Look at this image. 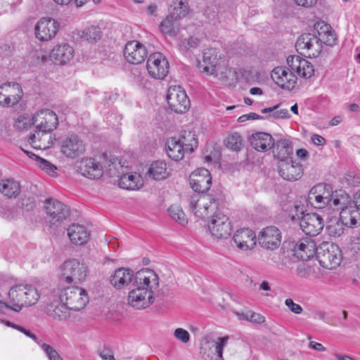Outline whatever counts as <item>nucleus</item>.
I'll return each instance as SVG.
<instances>
[{"instance_id":"1","label":"nucleus","mask_w":360,"mask_h":360,"mask_svg":"<svg viewBox=\"0 0 360 360\" xmlns=\"http://www.w3.org/2000/svg\"><path fill=\"white\" fill-rule=\"evenodd\" d=\"M110 282L117 289L131 285L129 292L128 303L136 309L148 307L154 301L153 290L159 286V278L150 269H142L135 274L127 268H119L110 276Z\"/></svg>"},{"instance_id":"2","label":"nucleus","mask_w":360,"mask_h":360,"mask_svg":"<svg viewBox=\"0 0 360 360\" xmlns=\"http://www.w3.org/2000/svg\"><path fill=\"white\" fill-rule=\"evenodd\" d=\"M289 67L278 66L275 68L271 77L281 88L288 90L292 89L297 83L296 73L303 78H309L314 74L313 65L304 58L298 56H289L287 58Z\"/></svg>"},{"instance_id":"3","label":"nucleus","mask_w":360,"mask_h":360,"mask_svg":"<svg viewBox=\"0 0 360 360\" xmlns=\"http://www.w3.org/2000/svg\"><path fill=\"white\" fill-rule=\"evenodd\" d=\"M349 195L342 190L333 191L330 184L321 183L313 186L308 195L309 202L316 208L327 205L338 207L349 202Z\"/></svg>"},{"instance_id":"4","label":"nucleus","mask_w":360,"mask_h":360,"mask_svg":"<svg viewBox=\"0 0 360 360\" xmlns=\"http://www.w3.org/2000/svg\"><path fill=\"white\" fill-rule=\"evenodd\" d=\"M224 200V195L221 192L214 195L195 194L188 199V204L191 210L197 218L206 219H210L218 207L223 204Z\"/></svg>"},{"instance_id":"5","label":"nucleus","mask_w":360,"mask_h":360,"mask_svg":"<svg viewBox=\"0 0 360 360\" xmlns=\"http://www.w3.org/2000/svg\"><path fill=\"white\" fill-rule=\"evenodd\" d=\"M59 152L66 158L75 160L86 152V143L78 134L70 132L57 139Z\"/></svg>"},{"instance_id":"6","label":"nucleus","mask_w":360,"mask_h":360,"mask_svg":"<svg viewBox=\"0 0 360 360\" xmlns=\"http://www.w3.org/2000/svg\"><path fill=\"white\" fill-rule=\"evenodd\" d=\"M316 256L320 265L328 269L338 266L343 257L339 246L328 241H324L317 246Z\"/></svg>"},{"instance_id":"7","label":"nucleus","mask_w":360,"mask_h":360,"mask_svg":"<svg viewBox=\"0 0 360 360\" xmlns=\"http://www.w3.org/2000/svg\"><path fill=\"white\" fill-rule=\"evenodd\" d=\"M60 302H64L67 307L72 311L82 309L89 302L86 290L77 286L66 287L60 294Z\"/></svg>"},{"instance_id":"8","label":"nucleus","mask_w":360,"mask_h":360,"mask_svg":"<svg viewBox=\"0 0 360 360\" xmlns=\"http://www.w3.org/2000/svg\"><path fill=\"white\" fill-rule=\"evenodd\" d=\"M35 207L34 198L25 196L21 198L13 207L4 206L0 207V214L5 219H15L30 213Z\"/></svg>"},{"instance_id":"9","label":"nucleus","mask_w":360,"mask_h":360,"mask_svg":"<svg viewBox=\"0 0 360 360\" xmlns=\"http://www.w3.org/2000/svg\"><path fill=\"white\" fill-rule=\"evenodd\" d=\"M61 269V278L67 283H79L87 275V267L77 259L66 261Z\"/></svg>"},{"instance_id":"10","label":"nucleus","mask_w":360,"mask_h":360,"mask_svg":"<svg viewBox=\"0 0 360 360\" xmlns=\"http://www.w3.org/2000/svg\"><path fill=\"white\" fill-rule=\"evenodd\" d=\"M47 219L51 226H59L70 215V208L62 202L49 198L45 201Z\"/></svg>"},{"instance_id":"11","label":"nucleus","mask_w":360,"mask_h":360,"mask_svg":"<svg viewBox=\"0 0 360 360\" xmlns=\"http://www.w3.org/2000/svg\"><path fill=\"white\" fill-rule=\"evenodd\" d=\"M297 50L302 54H307L309 58L318 57L322 51V41L315 34L304 33L300 35L295 44Z\"/></svg>"},{"instance_id":"12","label":"nucleus","mask_w":360,"mask_h":360,"mask_svg":"<svg viewBox=\"0 0 360 360\" xmlns=\"http://www.w3.org/2000/svg\"><path fill=\"white\" fill-rule=\"evenodd\" d=\"M208 229L211 234L217 238H226L232 231L229 218L220 212H214L211 215Z\"/></svg>"},{"instance_id":"13","label":"nucleus","mask_w":360,"mask_h":360,"mask_svg":"<svg viewBox=\"0 0 360 360\" xmlns=\"http://www.w3.org/2000/svg\"><path fill=\"white\" fill-rule=\"evenodd\" d=\"M169 62L161 53H151L147 60V70L150 76L156 79H164L169 73Z\"/></svg>"},{"instance_id":"14","label":"nucleus","mask_w":360,"mask_h":360,"mask_svg":"<svg viewBox=\"0 0 360 360\" xmlns=\"http://www.w3.org/2000/svg\"><path fill=\"white\" fill-rule=\"evenodd\" d=\"M169 108L176 113H184L190 108V101L181 86L169 87L167 94Z\"/></svg>"},{"instance_id":"15","label":"nucleus","mask_w":360,"mask_h":360,"mask_svg":"<svg viewBox=\"0 0 360 360\" xmlns=\"http://www.w3.org/2000/svg\"><path fill=\"white\" fill-rule=\"evenodd\" d=\"M32 124L38 131L45 134L49 133L57 128L58 125V116L49 109H43L33 115Z\"/></svg>"},{"instance_id":"16","label":"nucleus","mask_w":360,"mask_h":360,"mask_svg":"<svg viewBox=\"0 0 360 360\" xmlns=\"http://www.w3.org/2000/svg\"><path fill=\"white\" fill-rule=\"evenodd\" d=\"M59 23L51 18H42L36 24L34 32L36 37L41 41L52 39L56 35Z\"/></svg>"},{"instance_id":"17","label":"nucleus","mask_w":360,"mask_h":360,"mask_svg":"<svg viewBox=\"0 0 360 360\" xmlns=\"http://www.w3.org/2000/svg\"><path fill=\"white\" fill-rule=\"evenodd\" d=\"M281 241V232L274 226L264 228L258 235V242L261 247L274 250L277 249Z\"/></svg>"},{"instance_id":"18","label":"nucleus","mask_w":360,"mask_h":360,"mask_svg":"<svg viewBox=\"0 0 360 360\" xmlns=\"http://www.w3.org/2000/svg\"><path fill=\"white\" fill-rule=\"evenodd\" d=\"M300 226L306 235L317 236L323 229L322 217L316 213H307L302 216Z\"/></svg>"},{"instance_id":"19","label":"nucleus","mask_w":360,"mask_h":360,"mask_svg":"<svg viewBox=\"0 0 360 360\" xmlns=\"http://www.w3.org/2000/svg\"><path fill=\"white\" fill-rule=\"evenodd\" d=\"M190 184L193 191L205 193L210 190L212 185V176L208 169L200 168L190 175Z\"/></svg>"},{"instance_id":"20","label":"nucleus","mask_w":360,"mask_h":360,"mask_svg":"<svg viewBox=\"0 0 360 360\" xmlns=\"http://www.w3.org/2000/svg\"><path fill=\"white\" fill-rule=\"evenodd\" d=\"M277 170L283 179L291 181L300 179L303 174L302 165L292 160L278 162Z\"/></svg>"},{"instance_id":"21","label":"nucleus","mask_w":360,"mask_h":360,"mask_svg":"<svg viewBox=\"0 0 360 360\" xmlns=\"http://www.w3.org/2000/svg\"><path fill=\"white\" fill-rule=\"evenodd\" d=\"M24 290H25L24 285H17L12 287L8 292L9 304L1 301L0 307H4L17 312L20 311L23 307H27V302L25 300Z\"/></svg>"},{"instance_id":"22","label":"nucleus","mask_w":360,"mask_h":360,"mask_svg":"<svg viewBox=\"0 0 360 360\" xmlns=\"http://www.w3.org/2000/svg\"><path fill=\"white\" fill-rule=\"evenodd\" d=\"M126 60L131 64H140L147 56V50L142 44L137 41H128L124 49Z\"/></svg>"},{"instance_id":"23","label":"nucleus","mask_w":360,"mask_h":360,"mask_svg":"<svg viewBox=\"0 0 360 360\" xmlns=\"http://www.w3.org/2000/svg\"><path fill=\"white\" fill-rule=\"evenodd\" d=\"M77 168L82 176L91 179H99L103 174V165L91 158L82 159Z\"/></svg>"},{"instance_id":"24","label":"nucleus","mask_w":360,"mask_h":360,"mask_svg":"<svg viewBox=\"0 0 360 360\" xmlns=\"http://www.w3.org/2000/svg\"><path fill=\"white\" fill-rule=\"evenodd\" d=\"M316 248L314 241L308 238L292 243L293 255L303 261L308 260L316 255Z\"/></svg>"},{"instance_id":"25","label":"nucleus","mask_w":360,"mask_h":360,"mask_svg":"<svg viewBox=\"0 0 360 360\" xmlns=\"http://www.w3.org/2000/svg\"><path fill=\"white\" fill-rule=\"evenodd\" d=\"M337 210H340V216L338 218L347 227H353L356 225L358 219L360 218L359 211L353 206L349 198V202L342 205H339L338 207H333Z\"/></svg>"},{"instance_id":"26","label":"nucleus","mask_w":360,"mask_h":360,"mask_svg":"<svg viewBox=\"0 0 360 360\" xmlns=\"http://www.w3.org/2000/svg\"><path fill=\"white\" fill-rule=\"evenodd\" d=\"M233 240L236 245L241 250H248L256 245L255 233L249 229H242L236 231Z\"/></svg>"},{"instance_id":"27","label":"nucleus","mask_w":360,"mask_h":360,"mask_svg":"<svg viewBox=\"0 0 360 360\" xmlns=\"http://www.w3.org/2000/svg\"><path fill=\"white\" fill-rule=\"evenodd\" d=\"M74 56V49L68 44H58L53 47L50 53V58L56 65H65Z\"/></svg>"},{"instance_id":"28","label":"nucleus","mask_w":360,"mask_h":360,"mask_svg":"<svg viewBox=\"0 0 360 360\" xmlns=\"http://www.w3.org/2000/svg\"><path fill=\"white\" fill-rule=\"evenodd\" d=\"M250 145L257 151L265 152L274 146V140L270 134L257 132L249 139Z\"/></svg>"},{"instance_id":"29","label":"nucleus","mask_w":360,"mask_h":360,"mask_svg":"<svg viewBox=\"0 0 360 360\" xmlns=\"http://www.w3.org/2000/svg\"><path fill=\"white\" fill-rule=\"evenodd\" d=\"M68 235L72 243L79 245L86 243L89 238V232L86 227L78 224H72L69 226Z\"/></svg>"},{"instance_id":"30","label":"nucleus","mask_w":360,"mask_h":360,"mask_svg":"<svg viewBox=\"0 0 360 360\" xmlns=\"http://www.w3.org/2000/svg\"><path fill=\"white\" fill-rule=\"evenodd\" d=\"M274 155L278 162L292 160L291 155L293 153L292 145L288 139H281L278 140L274 148Z\"/></svg>"},{"instance_id":"31","label":"nucleus","mask_w":360,"mask_h":360,"mask_svg":"<svg viewBox=\"0 0 360 360\" xmlns=\"http://www.w3.org/2000/svg\"><path fill=\"white\" fill-rule=\"evenodd\" d=\"M218 52L214 49H208L203 52V72L210 75H217V65L219 63Z\"/></svg>"},{"instance_id":"32","label":"nucleus","mask_w":360,"mask_h":360,"mask_svg":"<svg viewBox=\"0 0 360 360\" xmlns=\"http://www.w3.org/2000/svg\"><path fill=\"white\" fill-rule=\"evenodd\" d=\"M20 191V183L13 179H3L0 181V192L7 198H16Z\"/></svg>"},{"instance_id":"33","label":"nucleus","mask_w":360,"mask_h":360,"mask_svg":"<svg viewBox=\"0 0 360 360\" xmlns=\"http://www.w3.org/2000/svg\"><path fill=\"white\" fill-rule=\"evenodd\" d=\"M117 184L119 187L127 190H136L139 188L141 182V176L137 174H124L121 172L120 176L117 177Z\"/></svg>"},{"instance_id":"34","label":"nucleus","mask_w":360,"mask_h":360,"mask_svg":"<svg viewBox=\"0 0 360 360\" xmlns=\"http://www.w3.org/2000/svg\"><path fill=\"white\" fill-rule=\"evenodd\" d=\"M166 152L167 155L175 161L181 160L184 153H186V149L177 141L176 138H171L168 139L166 143Z\"/></svg>"},{"instance_id":"35","label":"nucleus","mask_w":360,"mask_h":360,"mask_svg":"<svg viewBox=\"0 0 360 360\" xmlns=\"http://www.w3.org/2000/svg\"><path fill=\"white\" fill-rule=\"evenodd\" d=\"M177 141L184 146L186 153H191L198 147V141L194 131L184 130L181 131Z\"/></svg>"},{"instance_id":"36","label":"nucleus","mask_w":360,"mask_h":360,"mask_svg":"<svg viewBox=\"0 0 360 360\" xmlns=\"http://www.w3.org/2000/svg\"><path fill=\"white\" fill-rule=\"evenodd\" d=\"M70 310L64 302H60V303L54 302L50 305L48 314L55 320L63 321L70 316L69 311Z\"/></svg>"},{"instance_id":"37","label":"nucleus","mask_w":360,"mask_h":360,"mask_svg":"<svg viewBox=\"0 0 360 360\" xmlns=\"http://www.w3.org/2000/svg\"><path fill=\"white\" fill-rule=\"evenodd\" d=\"M74 34L84 41L94 43L101 39L102 32L99 27L93 25L83 30H77Z\"/></svg>"},{"instance_id":"38","label":"nucleus","mask_w":360,"mask_h":360,"mask_svg":"<svg viewBox=\"0 0 360 360\" xmlns=\"http://www.w3.org/2000/svg\"><path fill=\"white\" fill-rule=\"evenodd\" d=\"M345 230V226L338 217L329 218L326 222V231L327 233L334 238L341 236Z\"/></svg>"},{"instance_id":"39","label":"nucleus","mask_w":360,"mask_h":360,"mask_svg":"<svg viewBox=\"0 0 360 360\" xmlns=\"http://www.w3.org/2000/svg\"><path fill=\"white\" fill-rule=\"evenodd\" d=\"M179 23L178 19L170 13L161 22L160 29L161 32L171 37H174L179 31Z\"/></svg>"},{"instance_id":"40","label":"nucleus","mask_w":360,"mask_h":360,"mask_svg":"<svg viewBox=\"0 0 360 360\" xmlns=\"http://www.w3.org/2000/svg\"><path fill=\"white\" fill-rule=\"evenodd\" d=\"M148 174L155 180H162L167 178L169 172L167 171V165L164 161H155L148 169Z\"/></svg>"},{"instance_id":"41","label":"nucleus","mask_w":360,"mask_h":360,"mask_svg":"<svg viewBox=\"0 0 360 360\" xmlns=\"http://www.w3.org/2000/svg\"><path fill=\"white\" fill-rule=\"evenodd\" d=\"M103 173H106L110 177H118L121 174L120 169H123L121 162L118 161L117 158H110L109 160H105L103 164Z\"/></svg>"},{"instance_id":"42","label":"nucleus","mask_w":360,"mask_h":360,"mask_svg":"<svg viewBox=\"0 0 360 360\" xmlns=\"http://www.w3.org/2000/svg\"><path fill=\"white\" fill-rule=\"evenodd\" d=\"M304 214V206L303 205L294 204L289 205L286 210V219L293 223H299L302 216Z\"/></svg>"},{"instance_id":"43","label":"nucleus","mask_w":360,"mask_h":360,"mask_svg":"<svg viewBox=\"0 0 360 360\" xmlns=\"http://www.w3.org/2000/svg\"><path fill=\"white\" fill-rule=\"evenodd\" d=\"M189 12V6L182 0L174 1L170 6L169 13L175 18L180 19L186 17Z\"/></svg>"},{"instance_id":"44","label":"nucleus","mask_w":360,"mask_h":360,"mask_svg":"<svg viewBox=\"0 0 360 360\" xmlns=\"http://www.w3.org/2000/svg\"><path fill=\"white\" fill-rule=\"evenodd\" d=\"M22 94L20 86L17 83H13L11 85V92L7 93V96L4 98V103L7 105H13L21 99Z\"/></svg>"},{"instance_id":"45","label":"nucleus","mask_w":360,"mask_h":360,"mask_svg":"<svg viewBox=\"0 0 360 360\" xmlns=\"http://www.w3.org/2000/svg\"><path fill=\"white\" fill-rule=\"evenodd\" d=\"M225 144L228 148L233 151H238L243 144L242 137L238 132L232 133L225 140Z\"/></svg>"},{"instance_id":"46","label":"nucleus","mask_w":360,"mask_h":360,"mask_svg":"<svg viewBox=\"0 0 360 360\" xmlns=\"http://www.w3.org/2000/svg\"><path fill=\"white\" fill-rule=\"evenodd\" d=\"M24 292L25 295V302H27V307L35 304L39 299V293L38 290L32 285H24Z\"/></svg>"},{"instance_id":"47","label":"nucleus","mask_w":360,"mask_h":360,"mask_svg":"<svg viewBox=\"0 0 360 360\" xmlns=\"http://www.w3.org/2000/svg\"><path fill=\"white\" fill-rule=\"evenodd\" d=\"M200 39L198 37L191 36L187 39L181 41L179 48L183 52H188L192 49H196L200 46Z\"/></svg>"},{"instance_id":"48","label":"nucleus","mask_w":360,"mask_h":360,"mask_svg":"<svg viewBox=\"0 0 360 360\" xmlns=\"http://www.w3.org/2000/svg\"><path fill=\"white\" fill-rule=\"evenodd\" d=\"M168 212L171 217L180 224L184 225L187 223L185 214L179 206L171 205L168 209Z\"/></svg>"},{"instance_id":"49","label":"nucleus","mask_w":360,"mask_h":360,"mask_svg":"<svg viewBox=\"0 0 360 360\" xmlns=\"http://www.w3.org/2000/svg\"><path fill=\"white\" fill-rule=\"evenodd\" d=\"M347 258L350 260H357L360 257V242H351L346 250Z\"/></svg>"},{"instance_id":"50","label":"nucleus","mask_w":360,"mask_h":360,"mask_svg":"<svg viewBox=\"0 0 360 360\" xmlns=\"http://www.w3.org/2000/svg\"><path fill=\"white\" fill-rule=\"evenodd\" d=\"M229 337L219 338L217 342L212 343L214 349V354L217 355L219 358L222 357L224 347L227 344Z\"/></svg>"},{"instance_id":"51","label":"nucleus","mask_w":360,"mask_h":360,"mask_svg":"<svg viewBox=\"0 0 360 360\" xmlns=\"http://www.w3.org/2000/svg\"><path fill=\"white\" fill-rule=\"evenodd\" d=\"M342 184L349 187L358 186L360 184V176L353 172H349L344 176Z\"/></svg>"},{"instance_id":"52","label":"nucleus","mask_w":360,"mask_h":360,"mask_svg":"<svg viewBox=\"0 0 360 360\" xmlns=\"http://www.w3.org/2000/svg\"><path fill=\"white\" fill-rule=\"evenodd\" d=\"M32 124V118L27 115H20L15 122V127L20 130L27 129Z\"/></svg>"},{"instance_id":"53","label":"nucleus","mask_w":360,"mask_h":360,"mask_svg":"<svg viewBox=\"0 0 360 360\" xmlns=\"http://www.w3.org/2000/svg\"><path fill=\"white\" fill-rule=\"evenodd\" d=\"M41 349L45 352L49 360H63L58 352L51 345L44 344Z\"/></svg>"},{"instance_id":"54","label":"nucleus","mask_w":360,"mask_h":360,"mask_svg":"<svg viewBox=\"0 0 360 360\" xmlns=\"http://www.w3.org/2000/svg\"><path fill=\"white\" fill-rule=\"evenodd\" d=\"M36 159L39 160V167L41 169L49 172L50 174L51 172L55 173V171L57 169V167L55 165L39 156H36Z\"/></svg>"},{"instance_id":"55","label":"nucleus","mask_w":360,"mask_h":360,"mask_svg":"<svg viewBox=\"0 0 360 360\" xmlns=\"http://www.w3.org/2000/svg\"><path fill=\"white\" fill-rule=\"evenodd\" d=\"M174 335L176 339L181 340L184 343L188 342L190 340V335L188 332L181 328H176L174 330Z\"/></svg>"},{"instance_id":"56","label":"nucleus","mask_w":360,"mask_h":360,"mask_svg":"<svg viewBox=\"0 0 360 360\" xmlns=\"http://www.w3.org/2000/svg\"><path fill=\"white\" fill-rule=\"evenodd\" d=\"M285 304L292 312L296 314H300L302 311V307L300 304L295 303L290 298L286 299Z\"/></svg>"},{"instance_id":"57","label":"nucleus","mask_w":360,"mask_h":360,"mask_svg":"<svg viewBox=\"0 0 360 360\" xmlns=\"http://www.w3.org/2000/svg\"><path fill=\"white\" fill-rule=\"evenodd\" d=\"M11 92V83L4 84L0 86V103H4V98L7 96V93Z\"/></svg>"},{"instance_id":"58","label":"nucleus","mask_w":360,"mask_h":360,"mask_svg":"<svg viewBox=\"0 0 360 360\" xmlns=\"http://www.w3.org/2000/svg\"><path fill=\"white\" fill-rule=\"evenodd\" d=\"M250 317L248 321L255 323H262L264 322L265 319L263 316L259 314L250 311Z\"/></svg>"},{"instance_id":"59","label":"nucleus","mask_w":360,"mask_h":360,"mask_svg":"<svg viewBox=\"0 0 360 360\" xmlns=\"http://www.w3.org/2000/svg\"><path fill=\"white\" fill-rule=\"evenodd\" d=\"M295 3L299 6H302L304 8H312L317 3L318 0H293Z\"/></svg>"},{"instance_id":"60","label":"nucleus","mask_w":360,"mask_h":360,"mask_svg":"<svg viewBox=\"0 0 360 360\" xmlns=\"http://www.w3.org/2000/svg\"><path fill=\"white\" fill-rule=\"evenodd\" d=\"M103 360H115L112 351L110 349L105 348L99 353Z\"/></svg>"},{"instance_id":"61","label":"nucleus","mask_w":360,"mask_h":360,"mask_svg":"<svg viewBox=\"0 0 360 360\" xmlns=\"http://www.w3.org/2000/svg\"><path fill=\"white\" fill-rule=\"evenodd\" d=\"M271 116H272L274 118L283 119L290 117V115L287 109H281L279 110H276L274 112V113Z\"/></svg>"},{"instance_id":"62","label":"nucleus","mask_w":360,"mask_h":360,"mask_svg":"<svg viewBox=\"0 0 360 360\" xmlns=\"http://www.w3.org/2000/svg\"><path fill=\"white\" fill-rule=\"evenodd\" d=\"M311 141L316 146H322L326 143V139L323 136L318 134L312 135Z\"/></svg>"},{"instance_id":"63","label":"nucleus","mask_w":360,"mask_h":360,"mask_svg":"<svg viewBox=\"0 0 360 360\" xmlns=\"http://www.w3.org/2000/svg\"><path fill=\"white\" fill-rule=\"evenodd\" d=\"M309 347L319 352H324L326 349L321 343L314 341H311L309 344Z\"/></svg>"},{"instance_id":"64","label":"nucleus","mask_w":360,"mask_h":360,"mask_svg":"<svg viewBox=\"0 0 360 360\" xmlns=\"http://www.w3.org/2000/svg\"><path fill=\"white\" fill-rule=\"evenodd\" d=\"M353 206L359 211L360 210V191H357L354 195V200L352 202Z\"/></svg>"}]
</instances>
